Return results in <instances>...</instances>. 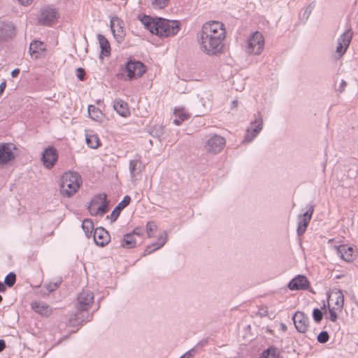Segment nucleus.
Segmentation results:
<instances>
[{
	"label": "nucleus",
	"mask_w": 358,
	"mask_h": 358,
	"mask_svg": "<svg viewBox=\"0 0 358 358\" xmlns=\"http://www.w3.org/2000/svg\"><path fill=\"white\" fill-rule=\"evenodd\" d=\"M344 305V297L340 290H333L330 292L328 297V310L329 316L327 317L331 321L335 322L337 320L338 315L341 312Z\"/></svg>",
	"instance_id": "obj_4"
},
{
	"label": "nucleus",
	"mask_w": 358,
	"mask_h": 358,
	"mask_svg": "<svg viewBox=\"0 0 358 358\" xmlns=\"http://www.w3.org/2000/svg\"><path fill=\"white\" fill-rule=\"evenodd\" d=\"M226 38L224 24L216 20L204 23L198 35V43L201 51L208 55L220 53Z\"/></svg>",
	"instance_id": "obj_1"
},
{
	"label": "nucleus",
	"mask_w": 358,
	"mask_h": 358,
	"mask_svg": "<svg viewBox=\"0 0 358 358\" xmlns=\"http://www.w3.org/2000/svg\"><path fill=\"white\" fill-rule=\"evenodd\" d=\"M125 71L127 79L131 80L141 77L146 71V67L141 62L130 61L127 63Z\"/></svg>",
	"instance_id": "obj_7"
},
{
	"label": "nucleus",
	"mask_w": 358,
	"mask_h": 358,
	"mask_svg": "<svg viewBox=\"0 0 358 358\" xmlns=\"http://www.w3.org/2000/svg\"><path fill=\"white\" fill-rule=\"evenodd\" d=\"M32 1L33 0H17V1L23 6L30 5L32 3Z\"/></svg>",
	"instance_id": "obj_41"
},
{
	"label": "nucleus",
	"mask_w": 358,
	"mask_h": 358,
	"mask_svg": "<svg viewBox=\"0 0 358 358\" xmlns=\"http://www.w3.org/2000/svg\"><path fill=\"white\" fill-rule=\"evenodd\" d=\"M145 169V166L140 159L131 160L129 162V171L132 178L141 174Z\"/></svg>",
	"instance_id": "obj_23"
},
{
	"label": "nucleus",
	"mask_w": 358,
	"mask_h": 358,
	"mask_svg": "<svg viewBox=\"0 0 358 358\" xmlns=\"http://www.w3.org/2000/svg\"><path fill=\"white\" fill-rule=\"evenodd\" d=\"M98 40L101 48L100 59H103L104 57H108L110 55V45L108 39L103 35H98Z\"/></svg>",
	"instance_id": "obj_20"
},
{
	"label": "nucleus",
	"mask_w": 358,
	"mask_h": 358,
	"mask_svg": "<svg viewBox=\"0 0 358 358\" xmlns=\"http://www.w3.org/2000/svg\"><path fill=\"white\" fill-rule=\"evenodd\" d=\"M94 294L89 290H83L78 297L79 308L83 310H87L92 305Z\"/></svg>",
	"instance_id": "obj_13"
},
{
	"label": "nucleus",
	"mask_w": 358,
	"mask_h": 358,
	"mask_svg": "<svg viewBox=\"0 0 358 358\" xmlns=\"http://www.w3.org/2000/svg\"><path fill=\"white\" fill-rule=\"evenodd\" d=\"M144 234V229L142 227H136L133 230V236L136 235L138 236H141Z\"/></svg>",
	"instance_id": "obj_40"
},
{
	"label": "nucleus",
	"mask_w": 358,
	"mask_h": 358,
	"mask_svg": "<svg viewBox=\"0 0 358 358\" xmlns=\"http://www.w3.org/2000/svg\"><path fill=\"white\" fill-rule=\"evenodd\" d=\"M88 114L92 120L99 122H103L106 117L105 114L94 105L88 106Z\"/></svg>",
	"instance_id": "obj_24"
},
{
	"label": "nucleus",
	"mask_w": 358,
	"mask_h": 358,
	"mask_svg": "<svg viewBox=\"0 0 358 358\" xmlns=\"http://www.w3.org/2000/svg\"><path fill=\"white\" fill-rule=\"evenodd\" d=\"M31 308L42 316H49L52 313V308L41 301H34L31 304Z\"/></svg>",
	"instance_id": "obj_21"
},
{
	"label": "nucleus",
	"mask_w": 358,
	"mask_h": 358,
	"mask_svg": "<svg viewBox=\"0 0 358 358\" xmlns=\"http://www.w3.org/2000/svg\"><path fill=\"white\" fill-rule=\"evenodd\" d=\"M309 285V282L306 277L299 275L294 278L288 285L289 289L298 290L306 289Z\"/></svg>",
	"instance_id": "obj_18"
},
{
	"label": "nucleus",
	"mask_w": 358,
	"mask_h": 358,
	"mask_svg": "<svg viewBox=\"0 0 358 358\" xmlns=\"http://www.w3.org/2000/svg\"><path fill=\"white\" fill-rule=\"evenodd\" d=\"M20 73V69H14L12 72H11V76L13 77V78H15L17 77Z\"/></svg>",
	"instance_id": "obj_42"
},
{
	"label": "nucleus",
	"mask_w": 358,
	"mask_h": 358,
	"mask_svg": "<svg viewBox=\"0 0 358 358\" xmlns=\"http://www.w3.org/2000/svg\"><path fill=\"white\" fill-rule=\"evenodd\" d=\"M88 209L92 215H103L108 211L106 195H99L93 198Z\"/></svg>",
	"instance_id": "obj_6"
},
{
	"label": "nucleus",
	"mask_w": 358,
	"mask_h": 358,
	"mask_svg": "<svg viewBox=\"0 0 358 358\" xmlns=\"http://www.w3.org/2000/svg\"><path fill=\"white\" fill-rule=\"evenodd\" d=\"M2 299H3V298H2V296L0 295V303L2 301Z\"/></svg>",
	"instance_id": "obj_48"
},
{
	"label": "nucleus",
	"mask_w": 358,
	"mask_h": 358,
	"mask_svg": "<svg viewBox=\"0 0 358 358\" xmlns=\"http://www.w3.org/2000/svg\"><path fill=\"white\" fill-rule=\"evenodd\" d=\"M82 228L87 238H90L94 230L93 222L90 219H85L82 224Z\"/></svg>",
	"instance_id": "obj_31"
},
{
	"label": "nucleus",
	"mask_w": 358,
	"mask_h": 358,
	"mask_svg": "<svg viewBox=\"0 0 358 358\" xmlns=\"http://www.w3.org/2000/svg\"><path fill=\"white\" fill-rule=\"evenodd\" d=\"M45 50V45L43 42L34 41L30 44L29 52L31 57L34 59L40 58Z\"/></svg>",
	"instance_id": "obj_19"
},
{
	"label": "nucleus",
	"mask_w": 358,
	"mask_h": 358,
	"mask_svg": "<svg viewBox=\"0 0 358 358\" xmlns=\"http://www.w3.org/2000/svg\"><path fill=\"white\" fill-rule=\"evenodd\" d=\"M110 29L115 40L118 43L123 41L126 32L122 20L117 17H113L110 19Z\"/></svg>",
	"instance_id": "obj_9"
},
{
	"label": "nucleus",
	"mask_w": 358,
	"mask_h": 358,
	"mask_svg": "<svg viewBox=\"0 0 358 358\" xmlns=\"http://www.w3.org/2000/svg\"><path fill=\"white\" fill-rule=\"evenodd\" d=\"M85 71L84 70V69H82V68H78L77 70H76V76L80 80H84L85 79Z\"/></svg>",
	"instance_id": "obj_39"
},
{
	"label": "nucleus",
	"mask_w": 358,
	"mask_h": 358,
	"mask_svg": "<svg viewBox=\"0 0 358 358\" xmlns=\"http://www.w3.org/2000/svg\"><path fill=\"white\" fill-rule=\"evenodd\" d=\"M13 147L10 144H0V165L14 159Z\"/></svg>",
	"instance_id": "obj_15"
},
{
	"label": "nucleus",
	"mask_w": 358,
	"mask_h": 358,
	"mask_svg": "<svg viewBox=\"0 0 358 358\" xmlns=\"http://www.w3.org/2000/svg\"><path fill=\"white\" fill-rule=\"evenodd\" d=\"M83 180L81 176L75 171L64 173L59 182V193L64 197H71L78 192Z\"/></svg>",
	"instance_id": "obj_3"
},
{
	"label": "nucleus",
	"mask_w": 358,
	"mask_h": 358,
	"mask_svg": "<svg viewBox=\"0 0 358 358\" xmlns=\"http://www.w3.org/2000/svg\"><path fill=\"white\" fill-rule=\"evenodd\" d=\"M6 289L5 285L0 282V292H4Z\"/></svg>",
	"instance_id": "obj_46"
},
{
	"label": "nucleus",
	"mask_w": 358,
	"mask_h": 358,
	"mask_svg": "<svg viewBox=\"0 0 358 358\" xmlns=\"http://www.w3.org/2000/svg\"><path fill=\"white\" fill-rule=\"evenodd\" d=\"M259 358H279V356L274 348H269L262 353Z\"/></svg>",
	"instance_id": "obj_32"
},
{
	"label": "nucleus",
	"mask_w": 358,
	"mask_h": 358,
	"mask_svg": "<svg viewBox=\"0 0 358 358\" xmlns=\"http://www.w3.org/2000/svg\"><path fill=\"white\" fill-rule=\"evenodd\" d=\"M323 314L318 308H315L313 311V317L317 323H319L322 320Z\"/></svg>",
	"instance_id": "obj_36"
},
{
	"label": "nucleus",
	"mask_w": 358,
	"mask_h": 358,
	"mask_svg": "<svg viewBox=\"0 0 358 358\" xmlns=\"http://www.w3.org/2000/svg\"><path fill=\"white\" fill-rule=\"evenodd\" d=\"M59 17V14L56 9L47 8L41 11L38 21L43 25H52L57 22Z\"/></svg>",
	"instance_id": "obj_11"
},
{
	"label": "nucleus",
	"mask_w": 358,
	"mask_h": 358,
	"mask_svg": "<svg viewBox=\"0 0 358 358\" xmlns=\"http://www.w3.org/2000/svg\"><path fill=\"white\" fill-rule=\"evenodd\" d=\"M141 22L152 34L160 37L175 36L180 29V22L178 20L155 19L148 15H144L141 18Z\"/></svg>",
	"instance_id": "obj_2"
},
{
	"label": "nucleus",
	"mask_w": 358,
	"mask_h": 358,
	"mask_svg": "<svg viewBox=\"0 0 358 358\" xmlns=\"http://www.w3.org/2000/svg\"><path fill=\"white\" fill-rule=\"evenodd\" d=\"M6 83L3 82L0 84V93L3 92L6 88Z\"/></svg>",
	"instance_id": "obj_44"
},
{
	"label": "nucleus",
	"mask_w": 358,
	"mask_h": 358,
	"mask_svg": "<svg viewBox=\"0 0 358 358\" xmlns=\"http://www.w3.org/2000/svg\"><path fill=\"white\" fill-rule=\"evenodd\" d=\"M5 348H6V344H5L4 341L0 340V352L3 350Z\"/></svg>",
	"instance_id": "obj_43"
},
{
	"label": "nucleus",
	"mask_w": 358,
	"mask_h": 358,
	"mask_svg": "<svg viewBox=\"0 0 358 358\" xmlns=\"http://www.w3.org/2000/svg\"><path fill=\"white\" fill-rule=\"evenodd\" d=\"M131 201V198L129 196L127 195L124 197L123 200L118 204L117 208L120 209L124 208L127 206L129 204Z\"/></svg>",
	"instance_id": "obj_38"
},
{
	"label": "nucleus",
	"mask_w": 358,
	"mask_h": 358,
	"mask_svg": "<svg viewBox=\"0 0 358 358\" xmlns=\"http://www.w3.org/2000/svg\"><path fill=\"white\" fill-rule=\"evenodd\" d=\"M169 0H150V3L155 8L162 9L166 7Z\"/></svg>",
	"instance_id": "obj_34"
},
{
	"label": "nucleus",
	"mask_w": 358,
	"mask_h": 358,
	"mask_svg": "<svg viewBox=\"0 0 358 358\" xmlns=\"http://www.w3.org/2000/svg\"><path fill=\"white\" fill-rule=\"evenodd\" d=\"M317 341L320 343H325L329 339V336L327 331H322L317 336Z\"/></svg>",
	"instance_id": "obj_37"
},
{
	"label": "nucleus",
	"mask_w": 358,
	"mask_h": 358,
	"mask_svg": "<svg viewBox=\"0 0 358 358\" xmlns=\"http://www.w3.org/2000/svg\"><path fill=\"white\" fill-rule=\"evenodd\" d=\"M94 240L97 245L105 246L110 241L109 233L102 227H98L94 231Z\"/></svg>",
	"instance_id": "obj_14"
},
{
	"label": "nucleus",
	"mask_w": 358,
	"mask_h": 358,
	"mask_svg": "<svg viewBox=\"0 0 358 358\" xmlns=\"http://www.w3.org/2000/svg\"><path fill=\"white\" fill-rule=\"evenodd\" d=\"M16 281V275L14 273H10L5 278V284L8 287H12Z\"/></svg>",
	"instance_id": "obj_35"
},
{
	"label": "nucleus",
	"mask_w": 358,
	"mask_h": 358,
	"mask_svg": "<svg viewBox=\"0 0 358 358\" xmlns=\"http://www.w3.org/2000/svg\"><path fill=\"white\" fill-rule=\"evenodd\" d=\"M86 143L89 148L96 149L101 145V141L97 134L92 131H88L85 136Z\"/></svg>",
	"instance_id": "obj_25"
},
{
	"label": "nucleus",
	"mask_w": 358,
	"mask_h": 358,
	"mask_svg": "<svg viewBox=\"0 0 358 358\" xmlns=\"http://www.w3.org/2000/svg\"><path fill=\"white\" fill-rule=\"evenodd\" d=\"M254 128L252 130L248 129L245 136V141L247 142L251 141L262 130V122L261 120H255L254 122Z\"/></svg>",
	"instance_id": "obj_28"
},
{
	"label": "nucleus",
	"mask_w": 358,
	"mask_h": 358,
	"mask_svg": "<svg viewBox=\"0 0 358 358\" xmlns=\"http://www.w3.org/2000/svg\"><path fill=\"white\" fill-rule=\"evenodd\" d=\"M225 143L226 141L223 137L214 134L206 141L204 150L208 153L215 154L222 150Z\"/></svg>",
	"instance_id": "obj_8"
},
{
	"label": "nucleus",
	"mask_w": 358,
	"mask_h": 358,
	"mask_svg": "<svg viewBox=\"0 0 358 358\" xmlns=\"http://www.w3.org/2000/svg\"><path fill=\"white\" fill-rule=\"evenodd\" d=\"M166 241V234L161 235L158 239V241L156 243H154V244L147 247V248L145 250V252L149 254V253L152 252V251H155V250L160 248L165 244Z\"/></svg>",
	"instance_id": "obj_30"
},
{
	"label": "nucleus",
	"mask_w": 358,
	"mask_h": 358,
	"mask_svg": "<svg viewBox=\"0 0 358 358\" xmlns=\"http://www.w3.org/2000/svg\"><path fill=\"white\" fill-rule=\"evenodd\" d=\"M264 48V38L262 33L255 31L248 38L247 51L249 54L260 55Z\"/></svg>",
	"instance_id": "obj_5"
},
{
	"label": "nucleus",
	"mask_w": 358,
	"mask_h": 358,
	"mask_svg": "<svg viewBox=\"0 0 358 358\" xmlns=\"http://www.w3.org/2000/svg\"><path fill=\"white\" fill-rule=\"evenodd\" d=\"M157 230V226L153 221H150L146 224V232L148 237H152Z\"/></svg>",
	"instance_id": "obj_33"
},
{
	"label": "nucleus",
	"mask_w": 358,
	"mask_h": 358,
	"mask_svg": "<svg viewBox=\"0 0 358 358\" xmlns=\"http://www.w3.org/2000/svg\"><path fill=\"white\" fill-rule=\"evenodd\" d=\"M337 252L340 257L345 261L350 262L352 259L353 250L352 248L346 245H342L338 247Z\"/></svg>",
	"instance_id": "obj_26"
},
{
	"label": "nucleus",
	"mask_w": 358,
	"mask_h": 358,
	"mask_svg": "<svg viewBox=\"0 0 358 358\" xmlns=\"http://www.w3.org/2000/svg\"><path fill=\"white\" fill-rule=\"evenodd\" d=\"M58 159V153L55 148L49 147L46 148L42 155V162L47 169L52 168Z\"/></svg>",
	"instance_id": "obj_12"
},
{
	"label": "nucleus",
	"mask_w": 358,
	"mask_h": 358,
	"mask_svg": "<svg viewBox=\"0 0 358 358\" xmlns=\"http://www.w3.org/2000/svg\"><path fill=\"white\" fill-rule=\"evenodd\" d=\"M173 122L176 125H180L182 122L189 117V115L183 108H176L173 111Z\"/></svg>",
	"instance_id": "obj_27"
},
{
	"label": "nucleus",
	"mask_w": 358,
	"mask_h": 358,
	"mask_svg": "<svg viewBox=\"0 0 358 358\" xmlns=\"http://www.w3.org/2000/svg\"><path fill=\"white\" fill-rule=\"evenodd\" d=\"M352 32L347 30L338 41V46L336 47V52L340 55H343L348 48L351 38Z\"/></svg>",
	"instance_id": "obj_16"
},
{
	"label": "nucleus",
	"mask_w": 358,
	"mask_h": 358,
	"mask_svg": "<svg viewBox=\"0 0 358 358\" xmlns=\"http://www.w3.org/2000/svg\"><path fill=\"white\" fill-rule=\"evenodd\" d=\"M192 357V355H191V352H189L186 354H185L183 356H182L180 358H191Z\"/></svg>",
	"instance_id": "obj_45"
},
{
	"label": "nucleus",
	"mask_w": 358,
	"mask_h": 358,
	"mask_svg": "<svg viewBox=\"0 0 358 358\" xmlns=\"http://www.w3.org/2000/svg\"><path fill=\"white\" fill-rule=\"evenodd\" d=\"M136 244V239L131 234L124 235L121 242V245L126 248H133L135 247Z\"/></svg>",
	"instance_id": "obj_29"
},
{
	"label": "nucleus",
	"mask_w": 358,
	"mask_h": 358,
	"mask_svg": "<svg viewBox=\"0 0 358 358\" xmlns=\"http://www.w3.org/2000/svg\"><path fill=\"white\" fill-rule=\"evenodd\" d=\"M313 213V208H311L308 212L305 213L301 217L297 229V232L299 235H301L305 232L311 220Z\"/></svg>",
	"instance_id": "obj_22"
},
{
	"label": "nucleus",
	"mask_w": 358,
	"mask_h": 358,
	"mask_svg": "<svg viewBox=\"0 0 358 358\" xmlns=\"http://www.w3.org/2000/svg\"><path fill=\"white\" fill-rule=\"evenodd\" d=\"M282 328L284 331H285L287 329V327L284 324H282Z\"/></svg>",
	"instance_id": "obj_47"
},
{
	"label": "nucleus",
	"mask_w": 358,
	"mask_h": 358,
	"mask_svg": "<svg viewBox=\"0 0 358 358\" xmlns=\"http://www.w3.org/2000/svg\"><path fill=\"white\" fill-rule=\"evenodd\" d=\"M292 320L297 331L305 334L309 329L310 322L308 317L302 311H296L293 317Z\"/></svg>",
	"instance_id": "obj_10"
},
{
	"label": "nucleus",
	"mask_w": 358,
	"mask_h": 358,
	"mask_svg": "<svg viewBox=\"0 0 358 358\" xmlns=\"http://www.w3.org/2000/svg\"><path fill=\"white\" fill-rule=\"evenodd\" d=\"M113 107L114 110L122 117H128L131 115L128 103L121 99H116L113 101Z\"/></svg>",
	"instance_id": "obj_17"
}]
</instances>
